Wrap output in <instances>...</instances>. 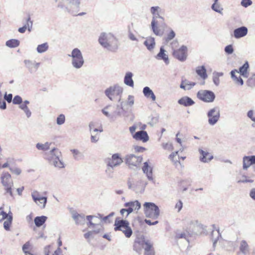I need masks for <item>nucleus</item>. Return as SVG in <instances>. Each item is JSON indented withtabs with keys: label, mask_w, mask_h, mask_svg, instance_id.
<instances>
[{
	"label": "nucleus",
	"mask_w": 255,
	"mask_h": 255,
	"mask_svg": "<svg viewBox=\"0 0 255 255\" xmlns=\"http://www.w3.org/2000/svg\"><path fill=\"white\" fill-rule=\"evenodd\" d=\"M162 11V8L158 6H152L150 9V13L152 15L151 22V29L156 35L159 36H162L164 33V30L160 27H164L166 26L164 18L161 15Z\"/></svg>",
	"instance_id": "obj_1"
},
{
	"label": "nucleus",
	"mask_w": 255,
	"mask_h": 255,
	"mask_svg": "<svg viewBox=\"0 0 255 255\" xmlns=\"http://www.w3.org/2000/svg\"><path fill=\"white\" fill-rule=\"evenodd\" d=\"M98 41L103 47L109 51L115 52L119 48L118 40L111 33H102Z\"/></svg>",
	"instance_id": "obj_2"
},
{
	"label": "nucleus",
	"mask_w": 255,
	"mask_h": 255,
	"mask_svg": "<svg viewBox=\"0 0 255 255\" xmlns=\"http://www.w3.org/2000/svg\"><path fill=\"white\" fill-rule=\"evenodd\" d=\"M153 244L149 240L139 239L136 240L133 245V249L136 252L139 253L141 248L144 250V254L146 255H154V252L152 248Z\"/></svg>",
	"instance_id": "obj_3"
},
{
	"label": "nucleus",
	"mask_w": 255,
	"mask_h": 255,
	"mask_svg": "<svg viewBox=\"0 0 255 255\" xmlns=\"http://www.w3.org/2000/svg\"><path fill=\"white\" fill-rule=\"evenodd\" d=\"M143 209L146 217L156 219L159 216V209L157 206L151 202H145L143 204Z\"/></svg>",
	"instance_id": "obj_4"
},
{
	"label": "nucleus",
	"mask_w": 255,
	"mask_h": 255,
	"mask_svg": "<svg viewBox=\"0 0 255 255\" xmlns=\"http://www.w3.org/2000/svg\"><path fill=\"white\" fill-rule=\"evenodd\" d=\"M69 56L71 57V64L76 69L81 68L84 63V60L81 51L77 48H74Z\"/></svg>",
	"instance_id": "obj_5"
},
{
	"label": "nucleus",
	"mask_w": 255,
	"mask_h": 255,
	"mask_svg": "<svg viewBox=\"0 0 255 255\" xmlns=\"http://www.w3.org/2000/svg\"><path fill=\"white\" fill-rule=\"evenodd\" d=\"M115 230L121 231L127 238H130L132 234V231L129 226L128 221L124 220H117L115 222Z\"/></svg>",
	"instance_id": "obj_6"
},
{
	"label": "nucleus",
	"mask_w": 255,
	"mask_h": 255,
	"mask_svg": "<svg viewBox=\"0 0 255 255\" xmlns=\"http://www.w3.org/2000/svg\"><path fill=\"white\" fill-rule=\"evenodd\" d=\"M171 46L173 49V56L180 61H184L187 56V48L184 45H182L178 49H174V47L178 44L177 40H173L171 43Z\"/></svg>",
	"instance_id": "obj_7"
},
{
	"label": "nucleus",
	"mask_w": 255,
	"mask_h": 255,
	"mask_svg": "<svg viewBox=\"0 0 255 255\" xmlns=\"http://www.w3.org/2000/svg\"><path fill=\"white\" fill-rule=\"evenodd\" d=\"M1 182L4 187L5 193H8L11 197L13 196L12 187L13 186L11 175L7 172L3 173L0 177Z\"/></svg>",
	"instance_id": "obj_8"
},
{
	"label": "nucleus",
	"mask_w": 255,
	"mask_h": 255,
	"mask_svg": "<svg viewBox=\"0 0 255 255\" xmlns=\"http://www.w3.org/2000/svg\"><path fill=\"white\" fill-rule=\"evenodd\" d=\"M184 225L186 226L187 231L189 235H192L193 233H196V231L200 228L201 224L199 223L197 220H194L189 217H186L183 220Z\"/></svg>",
	"instance_id": "obj_9"
},
{
	"label": "nucleus",
	"mask_w": 255,
	"mask_h": 255,
	"mask_svg": "<svg viewBox=\"0 0 255 255\" xmlns=\"http://www.w3.org/2000/svg\"><path fill=\"white\" fill-rule=\"evenodd\" d=\"M197 97L200 100L207 103L213 102L215 99V95L212 91L206 90L199 91Z\"/></svg>",
	"instance_id": "obj_10"
},
{
	"label": "nucleus",
	"mask_w": 255,
	"mask_h": 255,
	"mask_svg": "<svg viewBox=\"0 0 255 255\" xmlns=\"http://www.w3.org/2000/svg\"><path fill=\"white\" fill-rule=\"evenodd\" d=\"M208 123L211 126L215 125L219 120L220 117V109L218 107H215L210 109L207 113Z\"/></svg>",
	"instance_id": "obj_11"
},
{
	"label": "nucleus",
	"mask_w": 255,
	"mask_h": 255,
	"mask_svg": "<svg viewBox=\"0 0 255 255\" xmlns=\"http://www.w3.org/2000/svg\"><path fill=\"white\" fill-rule=\"evenodd\" d=\"M105 162L108 166L113 169L120 165L123 162V160L120 154L115 153L111 157L106 158Z\"/></svg>",
	"instance_id": "obj_12"
},
{
	"label": "nucleus",
	"mask_w": 255,
	"mask_h": 255,
	"mask_svg": "<svg viewBox=\"0 0 255 255\" xmlns=\"http://www.w3.org/2000/svg\"><path fill=\"white\" fill-rule=\"evenodd\" d=\"M31 197L34 202L41 208L45 207L47 198L46 197H42L39 192L34 190L31 193Z\"/></svg>",
	"instance_id": "obj_13"
},
{
	"label": "nucleus",
	"mask_w": 255,
	"mask_h": 255,
	"mask_svg": "<svg viewBox=\"0 0 255 255\" xmlns=\"http://www.w3.org/2000/svg\"><path fill=\"white\" fill-rule=\"evenodd\" d=\"M58 156H61V152L55 147L44 153V158L48 161L49 163H54L55 159H58ZM55 162L56 163L55 161Z\"/></svg>",
	"instance_id": "obj_14"
},
{
	"label": "nucleus",
	"mask_w": 255,
	"mask_h": 255,
	"mask_svg": "<svg viewBox=\"0 0 255 255\" xmlns=\"http://www.w3.org/2000/svg\"><path fill=\"white\" fill-rule=\"evenodd\" d=\"M142 157L133 154H128L125 156V162L129 166H137L141 162Z\"/></svg>",
	"instance_id": "obj_15"
},
{
	"label": "nucleus",
	"mask_w": 255,
	"mask_h": 255,
	"mask_svg": "<svg viewBox=\"0 0 255 255\" xmlns=\"http://www.w3.org/2000/svg\"><path fill=\"white\" fill-rule=\"evenodd\" d=\"M113 107L112 106L108 105L102 109V112L110 120L115 121L117 119L118 117L121 116V112L120 111H116L113 112L112 114H110L108 110L112 111L111 109Z\"/></svg>",
	"instance_id": "obj_16"
},
{
	"label": "nucleus",
	"mask_w": 255,
	"mask_h": 255,
	"mask_svg": "<svg viewBox=\"0 0 255 255\" xmlns=\"http://www.w3.org/2000/svg\"><path fill=\"white\" fill-rule=\"evenodd\" d=\"M147 184L146 182L140 180L137 181L136 183L132 184L130 181L128 182V185L129 189L133 190L136 193L142 192L144 190V187Z\"/></svg>",
	"instance_id": "obj_17"
},
{
	"label": "nucleus",
	"mask_w": 255,
	"mask_h": 255,
	"mask_svg": "<svg viewBox=\"0 0 255 255\" xmlns=\"http://www.w3.org/2000/svg\"><path fill=\"white\" fill-rule=\"evenodd\" d=\"M23 62L30 74L36 72L40 65V63L30 60H24Z\"/></svg>",
	"instance_id": "obj_18"
},
{
	"label": "nucleus",
	"mask_w": 255,
	"mask_h": 255,
	"mask_svg": "<svg viewBox=\"0 0 255 255\" xmlns=\"http://www.w3.org/2000/svg\"><path fill=\"white\" fill-rule=\"evenodd\" d=\"M101 218H102V215L101 214H98L97 216H87L86 219L89 222L88 226L89 227L91 226L95 227L96 225H100L101 221Z\"/></svg>",
	"instance_id": "obj_19"
},
{
	"label": "nucleus",
	"mask_w": 255,
	"mask_h": 255,
	"mask_svg": "<svg viewBox=\"0 0 255 255\" xmlns=\"http://www.w3.org/2000/svg\"><path fill=\"white\" fill-rule=\"evenodd\" d=\"M250 253V248L249 244L245 240H242L239 244V251L238 255H249Z\"/></svg>",
	"instance_id": "obj_20"
},
{
	"label": "nucleus",
	"mask_w": 255,
	"mask_h": 255,
	"mask_svg": "<svg viewBox=\"0 0 255 255\" xmlns=\"http://www.w3.org/2000/svg\"><path fill=\"white\" fill-rule=\"evenodd\" d=\"M155 57L158 60H163L166 65H168L169 63L167 52L164 49L163 46L160 47L159 53Z\"/></svg>",
	"instance_id": "obj_21"
},
{
	"label": "nucleus",
	"mask_w": 255,
	"mask_h": 255,
	"mask_svg": "<svg viewBox=\"0 0 255 255\" xmlns=\"http://www.w3.org/2000/svg\"><path fill=\"white\" fill-rule=\"evenodd\" d=\"M248 29L247 27L243 26L235 29L234 31V36L237 39L241 38L247 35Z\"/></svg>",
	"instance_id": "obj_22"
},
{
	"label": "nucleus",
	"mask_w": 255,
	"mask_h": 255,
	"mask_svg": "<svg viewBox=\"0 0 255 255\" xmlns=\"http://www.w3.org/2000/svg\"><path fill=\"white\" fill-rule=\"evenodd\" d=\"M80 0H70L68 5L67 8L73 14L76 13L79 7Z\"/></svg>",
	"instance_id": "obj_23"
},
{
	"label": "nucleus",
	"mask_w": 255,
	"mask_h": 255,
	"mask_svg": "<svg viewBox=\"0 0 255 255\" xmlns=\"http://www.w3.org/2000/svg\"><path fill=\"white\" fill-rule=\"evenodd\" d=\"M243 168L247 170L251 165L255 164V155L245 156L243 159Z\"/></svg>",
	"instance_id": "obj_24"
},
{
	"label": "nucleus",
	"mask_w": 255,
	"mask_h": 255,
	"mask_svg": "<svg viewBox=\"0 0 255 255\" xmlns=\"http://www.w3.org/2000/svg\"><path fill=\"white\" fill-rule=\"evenodd\" d=\"M133 137L137 140H141L143 142L147 141L149 139L148 135L146 131L140 130L137 131L133 135Z\"/></svg>",
	"instance_id": "obj_25"
},
{
	"label": "nucleus",
	"mask_w": 255,
	"mask_h": 255,
	"mask_svg": "<svg viewBox=\"0 0 255 255\" xmlns=\"http://www.w3.org/2000/svg\"><path fill=\"white\" fill-rule=\"evenodd\" d=\"M199 151L201 154L200 160L203 162H208L213 158V155L206 151H204L201 149H199Z\"/></svg>",
	"instance_id": "obj_26"
},
{
	"label": "nucleus",
	"mask_w": 255,
	"mask_h": 255,
	"mask_svg": "<svg viewBox=\"0 0 255 255\" xmlns=\"http://www.w3.org/2000/svg\"><path fill=\"white\" fill-rule=\"evenodd\" d=\"M72 217L76 225H83L84 224L85 221L84 215L78 214L76 212H73Z\"/></svg>",
	"instance_id": "obj_27"
},
{
	"label": "nucleus",
	"mask_w": 255,
	"mask_h": 255,
	"mask_svg": "<svg viewBox=\"0 0 255 255\" xmlns=\"http://www.w3.org/2000/svg\"><path fill=\"white\" fill-rule=\"evenodd\" d=\"M133 75V74L131 72H128L126 73L124 80L125 84L131 87H133L134 82L132 79Z\"/></svg>",
	"instance_id": "obj_28"
},
{
	"label": "nucleus",
	"mask_w": 255,
	"mask_h": 255,
	"mask_svg": "<svg viewBox=\"0 0 255 255\" xmlns=\"http://www.w3.org/2000/svg\"><path fill=\"white\" fill-rule=\"evenodd\" d=\"M178 103L180 105L185 107L190 106L194 104V102L189 97L185 96L178 100Z\"/></svg>",
	"instance_id": "obj_29"
},
{
	"label": "nucleus",
	"mask_w": 255,
	"mask_h": 255,
	"mask_svg": "<svg viewBox=\"0 0 255 255\" xmlns=\"http://www.w3.org/2000/svg\"><path fill=\"white\" fill-rule=\"evenodd\" d=\"M142 170L144 173L146 174L148 180H152V168L149 166L147 162L144 163L143 166L142 167Z\"/></svg>",
	"instance_id": "obj_30"
},
{
	"label": "nucleus",
	"mask_w": 255,
	"mask_h": 255,
	"mask_svg": "<svg viewBox=\"0 0 255 255\" xmlns=\"http://www.w3.org/2000/svg\"><path fill=\"white\" fill-rule=\"evenodd\" d=\"M143 93L144 96L147 98H151L153 101H155L156 96L153 91L148 87H145L143 89Z\"/></svg>",
	"instance_id": "obj_31"
},
{
	"label": "nucleus",
	"mask_w": 255,
	"mask_h": 255,
	"mask_svg": "<svg viewBox=\"0 0 255 255\" xmlns=\"http://www.w3.org/2000/svg\"><path fill=\"white\" fill-rule=\"evenodd\" d=\"M144 44L148 50L151 51L153 50L155 45V40L153 37H149L144 42Z\"/></svg>",
	"instance_id": "obj_32"
},
{
	"label": "nucleus",
	"mask_w": 255,
	"mask_h": 255,
	"mask_svg": "<svg viewBox=\"0 0 255 255\" xmlns=\"http://www.w3.org/2000/svg\"><path fill=\"white\" fill-rule=\"evenodd\" d=\"M196 72L197 74L203 80L206 79L208 77L206 69L204 66L197 67L196 68Z\"/></svg>",
	"instance_id": "obj_33"
},
{
	"label": "nucleus",
	"mask_w": 255,
	"mask_h": 255,
	"mask_svg": "<svg viewBox=\"0 0 255 255\" xmlns=\"http://www.w3.org/2000/svg\"><path fill=\"white\" fill-rule=\"evenodd\" d=\"M220 237H221V235L219 229L213 230L212 231L211 233V239L213 241V245L214 248L215 247L216 244L219 238Z\"/></svg>",
	"instance_id": "obj_34"
},
{
	"label": "nucleus",
	"mask_w": 255,
	"mask_h": 255,
	"mask_svg": "<svg viewBox=\"0 0 255 255\" xmlns=\"http://www.w3.org/2000/svg\"><path fill=\"white\" fill-rule=\"evenodd\" d=\"M249 68V65L248 62L247 61L242 67L240 68L239 72H237V71H236L240 73L244 77L247 78L249 76V73L248 72V69Z\"/></svg>",
	"instance_id": "obj_35"
},
{
	"label": "nucleus",
	"mask_w": 255,
	"mask_h": 255,
	"mask_svg": "<svg viewBox=\"0 0 255 255\" xmlns=\"http://www.w3.org/2000/svg\"><path fill=\"white\" fill-rule=\"evenodd\" d=\"M211 8L214 11L221 14H223V8L220 3L218 2V0H215V2L211 6Z\"/></svg>",
	"instance_id": "obj_36"
},
{
	"label": "nucleus",
	"mask_w": 255,
	"mask_h": 255,
	"mask_svg": "<svg viewBox=\"0 0 255 255\" xmlns=\"http://www.w3.org/2000/svg\"><path fill=\"white\" fill-rule=\"evenodd\" d=\"M124 206L126 207H130L133 208V210L137 211L141 207V204L137 200L126 203Z\"/></svg>",
	"instance_id": "obj_37"
},
{
	"label": "nucleus",
	"mask_w": 255,
	"mask_h": 255,
	"mask_svg": "<svg viewBox=\"0 0 255 255\" xmlns=\"http://www.w3.org/2000/svg\"><path fill=\"white\" fill-rule=\"evenodd\" d=\"M47 217L44 216H38L34 219V223L36 227L41 226L46 221Z\"/></svg>",
	"instance_id": "obj_38"
},
{
	"label": "nucleus",
	"mask_w": 255,
	"mask_h": 255,
	"mask_svg": "<svg viewBox=\"0 0 255 255\" xmlns=\"http://www.w3.org/2000/svg\"><path fill=\"white\" fill-rule=\"evenodd\" d=\"M51 144V143L49 142H46L44 143H37L36 144V147L39 150L46 151L49 149Z\"/></svg>",
	"instance_id": "obj_39"
},
{
	"label": "nucleus",
	"mask_w": 255,
	"mask_h": 255,
	"mask_svg": "<svg viewBox=\"0 0 255 255\" xmlns=\"http://www.w3.org/2000/svg\"><path fill=\"white\" fill-rule=\"evenodd\" d=\"M73 154V158L77 160H81L84 158V154L82 152L78 149H73L71 150Z\"/></svg>",
	"instance_id": "obj_40"
},
{
	"label": "nucleus",
	"mask_w": 255,
	"mask_h": 255,
	"mask_svg": "<svg viewBox=\"0 0 255 255\" xmlns=\"http://www.w3.org/2000/svg\"><path fill=\"white\" fill-rule=\"evenodd\" d=\"M49 48V45L47 42H45L37 46L36 50L38 53L45 52Z\"/></svg>",
	"instance_id": "obj_41"
},
{
	"label": "nucleus",
	"mask_w": 255,
	"mask_h": 255,
	"mask_svg": "<svg viewBox=\"0 0 255 255\" xmlns=\"http://www.w3.org/2000/svg\"><path fill=\"white\" fill-rule=\"evenodd\" d=\"M54 161H55L56 163L54 162V163H49L50 164L53 165L54 167L59 168H62L65 167L64 163L62 160V155L61 156H58V159H55Z\"/></svg>",
	"instance_id": "obj_42"
},
{
	"label": "nucleus",
	"mask_w": 255,
	"mask_h": 255,
	"mask_svg": "<svg viewBox=\"0 0 255 255\" xmlns=\"http://www.w3.org/2000/svg\"><path fill=\"white\" fill-rule=\"evenodd\" d=\"M5 45L10 48L16 47L19 45V41L18 40L12 39L7 41Z\"/></svg>",
	"instance_id": "obj_43"
},
{
	"label": "nucleus",
	"mask_w": 255,
	"mask_h": 255,
	"mask_svg": "<svg viewBox=\"0 0 255 255\" xmlns=\"http://www.w3.org/2000/svg\"><path fill=\"white\" fill-rule=\"evenodd\" d=\"M12 220V213H10V215H8L6 220L3 223V227L6 231L9 230L10 226L11 224Z\"/></svg>",
	"instance_id": "obj_44"
},
{
	"label": "nucleus",
	"mask_w": 255,
	"mask_h": 255,
	"mask_svg": "<svg viewBox=\"0 0 255 255\" xmlns=\"http://www.w3.org/2000/svg\"><path fill=\"white\" fill-rule=\"evenodd\" d=\"M32 245L29 241L26 242L22 247V250L24 253L31 252L32 250Z\"/></svg>",
	"instance_id": "obj_45"
},
{
	"label": "nucleus",
	"mask_w": 255,
	"mask_h": 255,
	"mask_svg": "<svg viewBox=\"0 0 255 255\" xmlns=\"http://www.w3.org/2000/svg\"><path fill=\"white\" fill-rule=\"evenodd\" d=\"M105 95L111 100H113L112 96L114 95L115 92L114 90V87L111 86L109 88L107 89L105 91Z\"/></svg>",
	"instance_id": "obj_46"
},
{
	"label": "nucleus",
	"mask_w": 255,
	"mask_h": 255,
	"mask_svg": "<svg viewBox=\"0 0 255 255\" xmlns=\"http://www.w3.org/2000/svg\"><path fill=\"white\" fill-rule=\"evenodd\" d=\"M187 231H188L186 229V232H183V233L177 234L176 235V238L177 239L184 238L185 240H186L188 242H189L188 236H191L192 235H189L188 232H187Z\"/></svg>",
	"instance_id": "obj_47"
},
{
	"label": "nucleus",
	"mask_w": 255,
	"mask_h": 255,
	"mask_svg": "<svg viewBox=\"0 0 255 255\" xmlns=\"http://www.w3.org/2000/svg\"><path fill=\"white\" fill-rule=\"evenodd\" d=\"M19 108L21 109L25 114L26 117L29 118L31 115V112L28 108L27 106L21 104L19 105Z\"/></svg>",
	"instance_id": "obj_48"
},
{
	"label": "nucleus",
	"mask_w": 255,
	"mask_h": 255,
	"mask_svg": "<svg viewBox=\"0 0 255 255\" xmlns=\"http://www.w3.org/2000/svg\"><path fill=\"white\" fill-rule=\"evenodd\" d=\"M247 84L249 87L251 88L255 87V74L248 80Z\"/></svg>",
	"instance_id": "obj_49"
},
{
	"label": "nucleus",
	"mask_w": 255,
	"mask_h": 255,
	"mask_svg": "<svg viewBox=\"0 0 255 255\" xmlns=\"http://www.w3.org/2000/svg\"><path fill=\"white\" fill-rule=\"evenodd\" d=\"M175 36V33L171 29L170 32L167 34V36L164 38L166 43H167L169 41L173 39Z\"/></svg>",
	"instance_id": "obj_50"
},
{
	"label": "nucleus",
	"mask_w": 255,
	"mask_h": 255,
	"mask_svg": "<svg viewBox=\"0 0 255 255\" xmlns=\"http://www.w3.org/2000/svg\"><path fill=\"white\" fill-rule=\"evenodd\" d=\"M113 87H114L115 94L116 95H120L122 94V93L123 92V88L121 86H120L118 85H116L113 86Z\"/></svg>",
	"instance_id": "obj_51"
},
{
	"label": "nucleus",
	"mask_w": 255,
	"mask_h": 255,
	"mask_svg": "<svg viewBox=\"0 0 255 255\" xmlns=\"http://www.w3.org/2000/svg\"><path fill=\"white\" fill-rule=\"evenodd\" d=\"M12 102L13 104L20 105L22 102V99L20 96L17 95L13 98Z\"/></svg>",
	"instance_id": "obj_52"
},
{
	"label": "nucleus",
	"mask_w": 255,
	"mask_h": 255,
	"mask_svg": "<svg viewBox=\"0 0 255 255\" xmlns=\"http://www.w3.org/2000/svg\"><path fill=\"white\" fill-rule=\"evenodd\" d=\"M65 116L63 114L60 115L57 118L56 123L58 125H61L65 122Z\"/></svg>",
	"instance_id": "obj_53"
},
{
	"label": "nucleus",
	"mask_w": 255,
	"mask_h": 255,
	"mask_svg": "<svg viewBox=\"0 0 255 255\" xmlns=\"http://www.w3.org/2000/svg\"><path fill=\"white\" fill-rule=\"evenodd\" d=\"M185 84L186 89L190 90L196 85V83L190 82L187 80H183Z\"/></svg>",
	"instance_id": "obj_54"
},
{
	"label": "nucleus",
	"mask_w": 255,
	"mask_h": 255,
	"mask_svg": "<svg viewBox=\"0 0 255 255\" xmlns=\"http://www.w3.org/2000/svg\"><path fill=\"white\" fill-rule=\"evenodd\" d=\"M10 213L11 212H9L8 214H6L1 208H0V222L6 219L8 215H10Z\"/></svg>",
	"instance_id": "obj_55"
},
{
	"label": "nucleus",
	"mask_w": 255,
	"mask_h": 255,
	"mask_svg": "<svg viewBox=\"0 0 255 255\" xmlns=\"http://www.w3.org/2000/svg\"><path fill=\"white\" fill-rule=\"evenodd\" d=\"M114 212H112L107 216H105L104 217H102V218H101V221H103L105 223H110L111 221L110 220V218L113 217L114 215Z\"/></svg>",
	"instance_id": "obj_56"
},
{
	"label": "nucleus",
	"mask_w": 255,
	"mask_h": 255,
	"mask_svg": "<svg viewBox=\"0 0 255 255\" xmlns=\"http://www.w3.org/2000/svg\"><path fill=\"white\" fill-rule=\"evenodd\" d=\"M162 147L164 149L168 150L169 151L172 150L173 149L172 144L171 142L163 143Z\"/></svg>",
	"instance_id": "obj_57"
},
{
	"label": "nucleus",
	"mask_w": 255,
	"mask_h": 255,
	"mask_svg": "<svg viewBox=\"0 0 255 255\" xmlns=\"http://www.w3.org/2000/svg\"><path fill=\"white\" fill-rule=\"evenodd\" d=\"M225 51L228 54H231L234 52V49L232 45H228L225 48Z\"/></svg>",
	"instance_id": "obj_58"
},
{
	"label": "nucleus",
	"mask_w": 255,
	"mask_h": 255,
	"mask_svg": "<svg viewBox=\"0 0 255 255\" xmlns=\"http://www.w3.org/2000/svg\"><path fill=\"white\" fill-rule=\"evenodd\" d=\"M24 26L26 27V29L27 28L29 31H31L32 27V21L30 20V16L27 18L26 24Z\"/></svg>",
	"instance_id": "obj_59"
},
{
	"label": "nucleus",
	"mask_w": 255,
	"mask_h": 255,
	"mask_svg": "<svg viewBox=\"0 0 255 255\" xmlns=\"http://www.w3.org/2000/svg\"><path fill=\"white\" fill-rule=\"evenodd\" d=\"M241 4L243 6L247 7L252 4V1L251 0H242Z\"/></svg>",
	"instance_id": "obj_60"
},
{
	"label": "nucleus",
	"mask_w": 255,
	"mask_h": 255,
	"mask_svg": "<svg viewBox=\"0 0 255 255\" xmlns=\"http://www.w3.org/2000/svg\"><path fill=\"white\" fill-rule=\"evenodd\" d=\"M134 97L132 95H129L128 97V100L127 102V104L131 107L134 104Z\"/></svg>",
	"instance_id": "obj_61"
},
{
	"label": "nucleus",
	"mask_w": 255,
	"mask_h": 255,
	"mask_svg": "<svg viewBox=\"0 0 255 255\" xmlns=\"http://www.w3.org/2000/svg\"><path fill=\"white\" fill-rule=\"evenodd\" d=\"M254 111L253 110H250L248 111L247 113V116L249 118H250L252 121L255 122V117H254Z\"/></svg>",
	"instance_id": "obj_62"
},
{
	"label": "nucleus",
	"mask_w": 255,
	"mask_h": 255,
	"mask_svg": "<svg viewBox=\"0 0 255 255\" xmlns=\"http://www.w3.org/2000/svg\"><path fill=\"white\" fill-rule=\"evenodd\" d=\"M4 98L8 103H10L12 101V95L11 94L8 95L5 94Z\"/></svg>",
	"instance_id": "obj_63"
},
{
	"label": "nucleus",
	"mask_w": 255,
	"mask_h": 255,
	"mask_svg": "<svg viewBox=\"0 0 255 255\" xmlns=\"http://www.w3.org/2000/svg\"><path fill=\"white\" fill-rule=\"evenodd\" d=\"M9 170L11 171V172H12L16 175H19L21 173L20 169L18 168H10Z\"/></svg>",
	"instance_id": "obj_64"
}]
</instances>
